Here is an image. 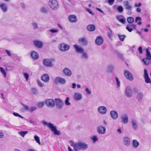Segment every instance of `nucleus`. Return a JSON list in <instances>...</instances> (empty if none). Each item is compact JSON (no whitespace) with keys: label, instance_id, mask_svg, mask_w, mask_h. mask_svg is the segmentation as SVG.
<instances>
[{"label":"nucleus","instance_id":"1","mask_svg":"<svg viewBox=\"0 0 151 151\" xmlns=\"http://www.w3.org/2000/svg\"><path fill=\"white\" fill-rule=\"evenodd\" d=\"M71 146L73 147L74 150L75 151H78L79 150L81 149H86L87 148L88 146L87 144L81 142L76 143L72 142Z\"/></svg>","mask_w":151,"mask_h":151},{"label":"nucleus","instance_id":"2","mask_svg":"<svg viewBox=\"0 0 151 151\" xmlns=\"http://www.w3.org/2000/svg\"><path fill=\"white\" fill-rule=\"evenodd\" d=\"M42 123L44 126L47 127L53 132H58V131L57 127L54 124L49 122H48L45 120L42 121Z\"/></svg>","mask_w":151,"mask_h":151},{"label":"nucleus","instance_id":"3","mask_svg":"<svg viewBox=\"0 0 151 151\" xmlns=\"http://www.w3.org/2000/svg\"><path fill=\"white\" fill-rule=\"evenodd\" d=\"M49 4L50 7L53 10H57L59 8L58 4L56 0H50Z\"/></svg>","mask_w":151,"mask_h":151},{"label":"nucleus","instance_id":"4","mask_svg":"<svg viewBox=\"0 0 151 151\" xmlns=\"http://www.w3.org/2000/svg\"><path fill=\"white\" fill-rule=\"evenodd\" d=\"M60 50L62 52H65L68 51L70 48V46L64 43L60 44L58 46Z\"/></svg>","mask_w":151,"mask_h":151},{"label":"nucleus","instance_id":"5","mask_svg":"<svg viewBox=\"0 0 151 151\" xmlns=\"http://www.w3.org/2000/svg\"><path fill=\"white\" fill-rule=\"evenodd\" d=\"M125 95L128 98H131L133 95V92L131 87L129 86H127L125 88Z\"/></svg>","mask_w":151,"mask_h":151},{"label":"nucleus","instance_id":"6","mask_svg":"<svg viewBox=\"0 0 151 151\" xmlns=\"http://www.w3.org/2000/svg\"><path fill=\"white\" fill-rule=\"evenodd\" d=\"M66 81L64 78L60 77H57L54 79V82L56 84H60L64 85L66 83Z\"/></svg>","mask_w":151,"mask_h":151},{"label":"nucleus","instance_id":"7","mask_svg":"<svg viewBox=\"0 0 151 151\" xmlns=\"http://www.w3.org/2000/svg\"><path fill=\"white\" fill-rule=\"evenodd\" d=\"M54 59H44L43 60V64L45 65L47 67H51L53 65V62Z\"/></svg>","mask_w":151,"mask_h":151},{"label":"nucleus","instance_id":"8","mask_svg":"<svg viewBox=\"0 0 151 151\" xmlns=\"http://www.w3.org/2000/svg\"><path fill=\"white\" fill-rule=\"evenodd\" d=\"M98 112L101 115H105L107 112V109L104 106H100L97 109Z\"/></svg>","mask_w":151,"mask_h":151},{"label":"nucleus","instance_id":"9","mask_svg":"<svg viewBox=\"0 0 151 151\" xmlns=\"http://www.w3.org/2000/svg\"><path fill=\"white\" fill-rule=\"evenodd\" d=\"M45 104L49 107H52L55 106L54 101L52 99H46L45 101Z\"/></svg>","mask_w":151,"mask_h":151},{"label":"nucleus","instance_id":"10","mask_svg":"<svg viewBox=\"0 0 151 151\" xmlns=\"http://www.w3.org/2000/svg\"><path fill=\"white\" fill-rule=\"evenodd\" d=\"M124 74L126 77L129 80L132 81L133 80L134 77L132 74L128 71L124 70Z\"/></svg>","mask_w":151,"mask_h":151},{"label":"nucleus","instance_id":"11","mask_svg":"<svg viewBox=\"0 0 151 151\" xmlns=\"http://www.w3.org/2000/svg\"><path fill=\"white\" fill-rule=\"evenodd\" d=\"M63 72L64 75L68 77L71 76L72 74V71L67 68H65L63 69Z\"/></svg>","mask_w":151,"mask_h":151},{"label":"nucleus","instance_id":"12","mask_svg":"<svg viewBox=\"0 0 151 151\" xmlns=\"http://www.w3.org/2000/svg\"><path fill=\"white\" fill-rule=\"evenodd\" d=\"M121 122L124 124H127L129 122L128 115L126 114H122L121 116Z\"/></svg>","mask_w":151,"mask_h":151},{"label":"nucleus","instance_id":"13","mask_svg":"<svg viewBox=\"0 0 151 151\" xmlns=\"http://www.w3.org/2000/svg\"><path fill=\"white\" fill-rule=\"evenodd\" d=\"M73 47L76 52L77 53L81 54L84 51V49L80 46L74 45H73Z\"/></svg>","mask_w":151,"mask_h":151},{"label":"nucleus","instance_id":"14","mask_svg":"<svg viewBox=\"0 0 151 151\" xmlns=\"http://www.w3.org/2000/svg\"><path fill=\"white\" fill-rule=\"evenodd\" d=\"M55 101L57 107L58 109L62 108L63 105L62 100L59 99H55Z\"/></svg>","mask_w":151,"mask_h":151},{"label":"nucleus","instance_id":"15","mask_svg":"<svg viewBox=\"0 0 151 151\" xmlns=\"http://www.w3.org/2000/svg\"><path fill=\"white\" fill-rule=\"evenodd\" d=\"M124 6L125 7V9L128 11H131L132 9V6L129 5V2L127 1H126L124 2Z\"/></svg>","mask_w":151,"mask_h":151},{"label":"nucleus","instance_id":"16","mask_svg":"<svg viewBox=\"0 0 151 151\" xmlns=\"http://www.w3.org/2000/svg\"><path fill=\"white\" fill-rule=\"evenodd\" d=\"M110 115L111 118L114 119L116 120L118 117L117 112L115 110H112L110 112Z\"/></svg>","mask_w":151,"mask_h":151},{"label":"nucleus","instance_id":"17","mask_svg":"<svg viewBox=\"0 0 151 151\" xmlns=\"http://www.w3.org/2000/svg\"><path fill=\"white\" fill-rule=\"evenodd\" d=\"M74 98L76 101H79L82 99V96L80 93L75 92L74 94Z\"/></svg>","mask_w":151,"mask_h":151},{"label":"nucleus","instance_id":"18","mask_svg":"<svg viewBox=\"0 0 151 151\" xmlns=\"http://www.w3.org/2000/svg\"><path fill=\"white\" fill-rule=\"evenodd\" d=\"M69 20L70 22L73 23L76 22L77 20V17L75 15H70L68 17Z\"/></svg>","mask_w":151,"mask_h":151},{"label":"nucleus","instance_id":"19","mask_svg":"<svg viewBox=\"0 0 151 151\" xmlns=\"http://www.w3.org/2000/svg\"><path fill=\"white\" fill-rule=\"evenodd\" d=\"M41 79L44 82H47L50 80V77L47 74H45L42 76Z\"/></svg>","mask_w":151,"mask_h":151},{"label":"nucleus","instance_id":"20","mask_svg":"<svg viewBox=\"0 0 151 151\" xmlns=\"http://www.w3.org/2000/svg\"><path fill=\"white\" fill-rule=\"evenodd\" d=\"M116 18L119 22L123 24H124L126 22V18L123 15H119L117 16Z\"/></svg>","mask_w":151,"mask_h":151},{"label":"nucleus","instance_id":"21","mask_svg":"<svg viewBox=\"0 0 151 151\" xmlns=\"http://www.w3.org/2000/svg\"><path fill=\"white\" fill-rule=\"evenodd\" d=\"M131 124L132 128L134 129H137L138 127V125L137 121L133 119L131 120Z\"/></svg>","mask_w":151,"mask_h":151},{"label":"nucleus","instance_id":"22","mask_svg":"<svg viewBox=\"0 0 151 151\" xmlns=\"http://www.w3.org/2000/svg\"><path fill=\"white\" fill-rule=\"evenodd\" d=\"M103 38L101 37H98L95 40V43L98 45H101L103 43Z\"/></svg>","mask_w":151,"mask_h":151},{"label":"nucleus","instance_id":"23","mask_svg":"<svg viewBox=\"0 0 151 151\" xmlns=\"http://www.w3.org/2000/svg\"><path fill=\"white\" fill-rule=\"evenodd\" d=\"M81 54V58L86 60H87L88 59L89 55L85 51H84Z\"/></svg>","mask_w":151,"mask_h":151},{"label":"nucleus","instance_id":"24","mask_svg":"<svg viewBox=\"0 0 151 151\" xmlns=\"http://www.w3.org/2000/svg\"><path fill=\"white\" fill-rule=\"evenodd\" d=\"M78 41L83 45H86L88 44V42L86 38L85 37H82L79 38Z\"/></svg>","mask_w":151,"mask_h":151},{"label":"nucleus","instance_id":"25","mask_svg":"<svg viewBox=\"0 0 151 151\" xmlns=\"http://www.w3.org/2000/svg\"><path fill=\"white\" fill-rule=\"evenodd\" d=\"M0 8L4 12H6L7 11L8 8L6 4L5 3H0Z\"/></svg>","mask_w":151,"mask_h":151},{"label":"nucleus","instance_id":"26","mask_svg":"<svg viewBox=\"0 0 151 151\" xmlns=\"http://www.w3.org/2000/svg\"><path fill=\"white\" fill-rule=\"evenodd\" d=\"M34 45L37 47L39 48L42 47V42L38 40H35L33 42Z\"/></svg>","mask_w":151,"mask_h":151},{"label":"nucleus","instance_id":"27","mask_svg":"<svg viewBox=\"0 0 151 151\" xmlns=\"http://www.w3.org/2000/svg\"><path fill=\"white\" fill-rule=\"evenodd\" d=\"M31 55L32 58L36 60L39 57V55L38 53L34 51H33L31 52Z\"/></svg>","mask_w":151,"mask_h":151},{"label":"nucleus","instance_id":"28","mask_svg":"<svg viewBox=\"0 0 151 151\" xmlns=\"http://www.w3.org/2000/svg\"><path fill=\"white\" fill-rule=\"evenodd\" d=\"M87 29L89 31H93L95 30V27L94 25L90 24L87 27Z\"/></svg>","mask_w":151,"mask_h":151},{"label":"nucleus","instance_id":"29","mask_svg":"<svg viewBox=\"0 0 151 151\" xmlns=\"http://www.w3.org/2000/svg\"><path fill=\"white\" fill-rule=\"evenodd\" d=\"M114 69V68L112 65H108L106 68V71L108 72L111 73Z\"/></svg>","mask_w":151,"mask_h":151},{"label":"nucleus","instance_id":"30","mask_svg":"<svg viewBox=\"0 0 151 151\" xmlns=\"http://www.w3.org/2000/svg\"><path fill=\"white\" fill-rule=\"evenodd\" d=\"M97 130L98 132H105L106 128L104 127L100 126L97 127Z\"/></svg>","mask_w":151,"mask_h":151},{"label":"nucleus","instance_id":"31","mask_svg":"<svg viewBox=\"0 0 151 151\" xmlns=\"http://www.w3.org/2000/svg\"><path fill=\"white\" fill-rule=\"evenodd\" d=\"M124 144L126 146H129L130 143L129 139L128 137H125L124 139Z\"/></svg>","mask_w":151,"mask_h":151},{"label":"nucleus","instance_id":"32","mask_svg":"<svg viewBox=\"0 0 151 151\" xmlns=\"http://www.w3.org/2000/svg\"><path fill=\"white\" fill-rule=\"evenodd\" d=\"M133 145L134 148H137L139 145V143L136 140L134 139L132 141Z\"/></svg>","mask_w":151,"mask_h":151},{"label":"nucleus","instance_id":"33","mask_svg":"<svg viewBox=\"0 0 151 151\" xmlns=\"http://www.w3.org/2000/svg\"><path fill=\"white\" fill-rule=\"evenodd\" d=\"M151 60L150 59L146 58H143L142 59V61L145 65H148L150 64Z\"/></svg>","mask_w":151,"mask_h":151},{"label":"nucleus","instance_id":"34","mask_svg":"<svg viewBox=\"0 0 151 151\" xmlns=\"http://www.w3.org/2000/svg\"><path fill=\"white\" fill-rule=\"evenodd\" d=\"M0 71L4 77L5 78L6 76V71L2 67H0Z\"/></svg>","mask_w":151,"mask_h":151},{"label":"nucleus","instance_id":"35","mask_svg":"<svg viewBox=\"0 0 151 151\" xmlns=\"http://www.w3.org/2000/svg\"><path fill=\"white\" fill-rule=\"evenodd\" d=\"M34 139L36 142L39 145H40V138L36 135L34 137Z\"/></svg>","mask_w":151,"mask_h":151},{"label":"nucleus","instance_id":"36","mask_svg":"<svg viewBox=\"0 0 151 151\" xmlns=\"http://www.w3.org/2000/svg\"><path fill=\"white\" fill-rule=\"evenodd\" d=\"M28 110V107L26 105H24L22 108L21 109V111L22 112H25Z\"/></svg>","mask_w":151,"mask_h":151},{"label":"nucleus","instance_id":"37","mask_svg":"<svg viewBox=\"0 0 151 151\" xmlns=\"http://www.w3.org/2000/svg\"><path fill=\"white\" fill-rule=\"evenodd\" d=\"M127 21L129 23L131 24L134 22V19L133 18L130 17L127 18Z\"/></svg>","mask_w":151,"mask_h":151},{"label":"nucleus","instance_id":"38","mask_svg":"<svg viewBox=\"0 0 151 151\" xmlns=\"http://www.w3.org/2000/svg\"><path fill=\"white\" fill-rule=\"evenodd\" d=\"M144 78L145 79V81L146 83H148L151 82L150 79L149 78V76H147Z\"/></svg>","mask_w":151,"mask_h":151},{"label":"nucleus","instance_id":"39","mask_svg":"<svg viewBox=\"0 0 151 151\" xmlns=\"http://www.w3.org/2000/svg\"><path fill=\"white\" fill-rule=\"evenodd\" d=\"M116 81V83L117 86L118 87H119L120 86V82L119 80V79L117 77H115V78Z\"/></svg>","mask_w":151,"mask_h":151},{"label":"nucleus","instance_id":"40","mask_svg":"<svg viewBox=\"0 0 151 151\" xmlns=\"http://www.w3.org/2000/svg\"><path fill=\"white\" fill-rule=\"evenodd\" d=\"M143 96V95L142 93H139L138 94L137 97V99L139 101L142 98Z\"/></svg>","mask_w":151,"mask_h":151},{"label":"nucleus","instance_id":"41","mask_svg":"<svg viewBox=\"0 0 151 151\" xmlns=\"http://www.w3.org/2000/svg\"><path fill=\"white\" fill-rule=\"evenodd\" d=\"M31 92L33 94H36L37 93V90L36 88H32L31 89Z\"/></svg>","mask_w":151,"mask_h":151},{"label":"nucleus","instance_id":"42","mask_svg":"<svg viewBox=\"0 0 151 151\" xmlns=\"http://www.w3.org/2000/svg\"><path fill=\"white\" fill-rule=\"evenodd\" d=\"M49 31L52 33H57L58 32V30L56 29H51L49 30Z\"/></svg>","mask_w":151,"mask_h":151},{"label":"nucleus","instance_id":"43","mask_svg":"<svg viewBox=\"0 0 151 151\" xmlns=\"http://www.w3.org/2000/svg\"><path fill=\"white\" fill-rule=\"evenodd\" d=\"M69 101H70L69 98L68 97L66 98L65 101V103L66 105L69 106V105H70V104L69 102Z\"/></svg>","mask_w":151,"mask_h":151},{"label":"nucleus","instance_id":"44","mask_svg":"<svg viewBox=\"0 0 151 151\" xmlns=\"http://www.w3.org/2000/svg\"><path fill=\"white\" fill-rule=\"evenodd\" d=\"M146 58L151 59V55L150 52L148 50H146Z\"/></svg>","mask_w":151,"mask_h":151},{"label":"nucleus","instance_id":"45","mask_svg":"<svg viewBox=\"0 0 151 151\" xmlns=\"http://www.w3.org/2000/svg\"><path fill=\"white\" fill-rule=\"evenodd\" d=\"M41 11L43 13H46L47 11V9L45 7H42L41 9Z\"/></svg>","mask_w":151,"mask_h":151},{"label":"nucleus","instance_id":"46","mask_svg":"<svg viewBox=\"0 0 151 151\" xmlns=\"http://www.w3.org/2000/svg\"><path fill=\"white\" fill-rule=\"evenodd\" d=\"M118 36L119 38V40L121 41H123L124 40V39L125 37V36L124 35H118Z\"/></svg>","mask_w":151,"mask_h":151},{"label":"nucleus","instance_id":"47","mask_svg":"<svg viewBox=\"0 0 151 151\" xmlns=\"http://www.w3.org/2000/svg\"><path fill=\"white\" fill-rule=\"evenodd\" d=\"M142 5V4L141 3H135L134 5V7H140Z\"/></svg>","mask_w":151,"mask_h":151},{"label":"nucleus","instance_id":"48","mask_svg":"<svg viewBox=\"0 0 151 151\" xmlns=\"http://www.w3.org/2000/svg\"><path fill=\"white\" fill-rule=\"evenodd\" d=\"M117 9L119 12H123V8L122 6H119L117 8Z\"/></svg>","mask_w":151,"mask_h":151},{"label":"nucleus","instance_id":"49","mask_svg":"<svg viewBox=\"0 0 151 151\" xmlns=\"http://www.w3.org/2000/svg\"><path fill=\"white\" fill-rule=\"evenodd\" d=\"M37 83L38 85L40 87H43L44 86V84L42 83L39 80H38L37 81Z\"/></svg>","mask_w":151,"mask_h":151},{"label":"nucleus","instance_id":"50","mask_svg":"<svg viewBox=\"0 0 151 151\" xmlns=\"http://www.w3.org/2000/svg\"><path fill=\"white\" fill-rule=\"evenodd\" d=\"M24 76L26 79V81H27L29 77V74L27 73H25L24 74Z\"/></svg>","mask_w":151,"mask_h":151},{"label":"nucleus","instance_id":"51","mask_svg":"<svg viewBox=\"0 0 151 151\" xmlns=\"http://www.w3.org/2000/svg\"><path fill=\"white\" fill-rule=\"evenodd\" d=\"M32 25L33 26L34 29H35L38 28V25L35 22H33L32 23Z\"/></svg>","mask_w":151,"mask_h":151},{"label":"nucleus","instance_id":"52","mask_svg":"<svg viewBox=\"0 0 151 151\" xmlns=\"http://www.w3.org/2000/svg\"><path fill=\"white\" fill-rule=\"evenodd\" d=\"M85 91L86 92L87 94H90L91 93V91L88 88H86L85 89Z\"/></svg>","mask_w":151,"mask_h":151},{"label":"nucleus","instance_id":"53","mask_svg":"<svg viewBox=\"0 0 151 151\" xmlns=\"http://www.w3.org/2000/svg\"><path fill=\"white\" fill-rule=\"evenodd\" d=\"M108 37L110 39L112 40V33L111 30H110V32H109L108 33Z\"/></svg>","mask_w":151,"mask_h":151},{"label":"nucleus","instance_id":"54","mask_svg":"<svg viewBox=\"0 0 151 151\" xmlns=\"http://www.w3.org/2000/svg\"><path fill=\"white\" fill-rule=\"evenodd\" d=\"M148 76V75L147 73V70L146 69H145L144 70V77H145Z\"/></svg>","mask_w":151,"mask_h":151},{"label":"nucleus","instance_id":"55","mask_svg":"<svg viewBox=\"0 0 151 151\" xmlns=\"http://www.w3.org/2000/svg\"><path fill=\"white\" fill-rule=\"evenodd\" d=\"M13 114L14 116H19V117H21V118H22V119L23 118V117H22V116H21L18 113H17L14 112L13 113Z\"/></svg>","mask_w":151,"mask_h":151},{"label":"nucleus","instance_id":"56","mask_svg":"<svg viewBox=\"0 0 151 151\" xmlns=\"http://www.w3.org/2000/svg\"><path fill=\"white\" fill-rule=\"evenodd\" d=\"M92 139L94 142H95L98 140L97 137L96 136H93L92 137Z\"/></svg>","mask_w":151,"mask_h":151},{"label":"nucleus","instance_id":"57","mask_svg":"<svg viewBox=\"0 0 151 151\" xmlns=\"http://www.w3.org/2000/svg\"><path fill=\"white\" fill-rule=\"evenodd\" d=\"M20 6L23 9H25L26 8L25 5L23 2H22L21 3Z\"/></svg>","mask_w":151,"mask_h":151},{"label":"nucleus","instance_id":"58","mask_svg":"<svg viewBox=\"0 0 151 151\" xmlns=\"http://www.w3.org/2000/svg\"><path fill=\"white\" fill-rule=\"evenodd\" d=\"M43 102H40L38 104V106L40 107H42L44 105Z\"/></svg>","mask_w":151,"mask_h":151},{"label":"nucleus","instance_id":"59","mask_svg":"<svg viewBox=\"0 0 151 151\" xmlns=\"http://www.w3.org/2000/svg\"><path fill=\"white\" fill-rule=\"evenodd\" d=\"M138 50L139 51V53L140 54H142V47H139L138 48Z\"/></svg>","mask_w":151,"mask_h":151},{"label":"nucleus","instance_id":"60","mask_svg":"<svg viewBox=\"0 0 151 151\" xmlns=\"http://www.w3.org/2000/svg\"><path fill=\"white\" fill-rule=\"evenodd\" d=\"M141 18L140 17H137L136 18L135 22H138V20L141 21Z\"/></svg>","mask_w":151,"mask_h":151},{"label":"nucleus","instance_id":"61","mask_svg":"<svg viewBox=\"0 0 151 151\" xmlns=\"http://www.w3.org/2000/svg\"><path fill=\"white\" fill-rule=\"evenodd\" d=\"M126 29L130 32H131L133 30L132 29L130 28L129 26H127L126 27Z\"/></svg>","mask_w":151,"mask_h":151},{"label":"nucleus","instance_id":"62","mask_svg":"<svg viewBox=\"0 0 151 151\" xmlns=\"http://www.w3.org/2000/svg\"><path fill=\"white\" fill-rule=\"evenodd\" d=\"M109 3L111 4L112 5L114 3V0H108Z\"/></svg>","mask_w":151,"mask_h":151},{"label":"nucleus","instance_id":"63","mask_svg":"<svg viewBox=\"0 0 151 151\" xmlns=\"http://www.w3.org/2000/svg\"><path fill=\"white\" fill-rule=\"evenodd\" d=\"M86 10L90 14L92 15L93 14V13L92 11L90 9H86Z\"/></svg>","mask_w":151,"mask_h":151},{"label":"nucleus","instance_id":"64","mask_svg":"<svg viewBox=\"0 0 151 151\" xmlns=\"http://www.w3.org/2000/svg\"><path fill=\"white\" fill-rule=\"evenodd\" d=\"M36 109V107L35 106H32L30 108V111H33Z\"/></svg>","mask_w":151,"mask_h":151}]
</instances>
